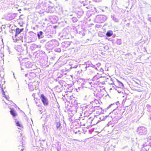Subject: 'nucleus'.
Here are the masks:
<instances>
[{
  "label": "nucleus",
  "mask_w": 151,
  "mask_h": 151,
  "mask_svg": "<svg viewBox=\"0 0 151 151\" xmlns=\"http://www.w3.org/2000/svg\"><path fill=\"white\" fill-rule=\"evenodd\" d=\"M1 72V75L0 74V86L1 87L2 91L3 96L7 100L9 101L10 102H12V101L10 100V98L9 96L7 95L6 94L5 92L4 91L3 89V88L2 87H3V86L5 84V81H4V79L3 78V76H4V72L3 71H2Z\"/></svg>",
  "instance_id": "1"
},
{
  "label": "nucleus",
  "mask_w": 151,
  "mask_h": 151,
  "mask_svg": "<svg viewBox=\"0 0 151 151\" xmlns=\"http://www.w3.org/2000/svg\"><path fill=\"white\" fill-rule=\"evenodd\" d=\"M40 98L43 104L45 106H47L48 105V101L45 96L43 94H41Z\"/></svg>",
  "instance_id": "2"
},
{
  "label": "nucleus",
  "mask_w": 151,
  "mask_h": 151,
  "mask_svg": "<svg viewBox=\"0 0 151 151\" xmlns=\"http://www.w3.org/2000/svg\"><path fill=\"white\" fill-rule=\"evenodd\" d=\"M24 30V28H22L19 29V28H17L16 30L15 36H17V35L20 34Z\"/></svg>",
  "instance_id": "3"
},
{
  "label": "nucleus",
  "mask_w": 151,
  "mask_h": 151,
  "mask_svg": "<svg viewBox=\"0 0 151 151\" xmlns=\"http://www.w3.org/2000/svg\"><path fill=\"white\" fill-rule=\"evenodd\" d=\"M10 114L12 115L14 117H15L17 115V114L16 112L13 109H11L10 111Z\"/></svg>",
  "instance_id": "4"
},
{
  "label": "nucleus",
  "mask_w": 151,
  "mask_h": 151,
  "mask_svg": "<svg viewBox=\"0 0 151 151\" xmlns=\"http://www.w3.org/2000/svg\"><path fill=\"white\" fill-rule=\"evenodd\" d=\"M113 32L112 31H108L106 33V35L109 37H110L112 35Z\"/></svg>",
  "instance_id": "5"
},
{
  "label": "nucleus",
  "mask_w": 151,
  "mask_h": 151,
  "mask_svg": "<svg viewBox=\"0 0 151 151\" xmlns=\"http://www.w3.org/2000/svg\"><path fill=\"white\" fill-rule=\"evenodd\" d=\"M116 81L117 82V84L119 85L118 86L119 88H121L123 87V84L121 82L117 80H116Z\"/></svg>",
  "instance_id": "6"
},
{
  "label": "nucleus",
  "mask_w": 151,
  "mask_h": 151,
  "mask_svg": "<svg viewBox=\"0 0 151 151\" xmlns=\"http://www.w3.org/2000/svg\"><path fill=\"white\" fill-rule=\"evenodd\" d=\"M22 145H19L18 146V149L19 151H23V150H24V147L22 145V142L21 143Z\"/></svg>",
  "instance_id": "7"
},
{
  "label": "nucleus",
  "mask_w": 151,
  "mask_h": 151,
  "mask_svg": "<svg viewBox=\"0 0 151 151\" xmlns=\"http://www.w3.org/2000/svg\"><path fill=\"white\" fill-rule=\"evenodd\" d=\"M16 15L15 14H12L10 16L9 19H10V20L13 19L15 17Z\"/></svg>",
  "instance_id": "8"
},
{
  "label": "nucleus",
  "mask_w": 151,
  "mask_h": 151,
  "mask_svg": "<svg viewBox=\"0 0 151 151\" xmlns=\"http://www.w3.org/2000/svg\"><path fill=\"white\" fill-rule=\"evenodd\" d=\"M16 125L17 126H18L19 127H22V128L23 127V126L22 125V124H20L18 121L17 122H16Z\"/></svg>",
  "instance_id": "9"
},
{
  "label": "nucleus",
  "mask_w": 151,
  "mask_h": 151,
  "mask_svg": "<svg viewBox=\"0 0 151 151\" xmlns=\"http://www.w3.org/2000/svg\"><path fill=\"white\" fill-rule=\"evenodd\" d=\"M61 125L60 123V122H58L56 123V127L57 128L60 127Z\"/></svg>",
  "instance_id": "10"
},
{
  "label": "nucleus",
  "mask_w": 151,
  "mask_h": 151,
  "mask_svg": "<svg viewBox=\"0 0 151 151\" xmlns=\"http://www.w3.org/2000/svg\"><path fill=\"white\" fill-rule=\"evenodd\" d=\"M42 31H40L39 34H37V36L39 38L40 37V36L42 35Z\"/></svg>",
  "instance_id": "11"
},
{
  "label": "nucleus",
  "mask_w": 151,
  "mask_h": 151,
  "mask_svg": "<svg viewBox=\"0 0 151 151\" xmlns=\"http://www.w3.org/2000/svg\"><path fill=\"white\" fill-rule=\"evenodd\" d=\"M131 55H132L129 53H127L125 55L130 56Z\"/></svg>",
  "instance_id": "12"
}]
</instances>
